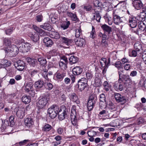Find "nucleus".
Listing matches in <instances>:
<instances>
[{
	"label": "nucleus",
	"mask_w": 146,
	"mask_h": 146,
	"mask_svg": "<svg viewBox=\"0 0 146 146\" xmlns=\"http://www.w3.org/2000/svg\"><path fill=\"white\" fill-rule=\"evenodd\" d=\"M119 74V79L118 82L119 83H123L125 86L131 85L132 84V80L129 75L127 74H124L123 70H119L118 71Z\"/></svg>",
	"instance_id": "f257e3e1"
},
{
	"label": "nucleus",
	"mask_w": 146,
	"mask_h": 146,
	"mask_svg": "<svg viewBox=\"0 0 146 146\" xmlns=\"http://www.w3.org/2000/svg\"><path fill=\"white\" fill-rule=\"evenodd\" d=\"M49 100L48 97L44 96L40 98L37 104V107L38 111L37 113H39L44 106L47 104Z\"/></svg>",
	"instance_id": "f03ea898"
},
{
	"label": "nucleus",
	"mask_w": 146,
	"mask_h": 146,
	"mask_svg": "<svg viewBox=\"0 0 146 146\" xmlns=\"http://www.w3.org/2000/svg\"><path fill=\"white\" fill-rule=\"evenodd\" d=\"M19 50V48H18L16 45H13L5 50V52L6 55L9 56H14L18 54V51Z\"/></svg>",
	"instance_id": "7ed1b4c3"
},
{
	"label": "nucleus",
	"mask_w": 146,
	"mask_h": 146,
	"mask_svg": "<svg viewBox=\"0 0 146 146\" xmlns=\"http://www.w3.org/2000/svg\"><path fill=\"white\" fill-rule=\"evenodd\" d=\"M59 110V108L58 106H52L48 110L49 117L52 119L55 118L57 115Z\"/></svg>",
	"instance_id": "20e7f679"
},
{
	"label": "nucleus",
	"mask_w": 146,
	"mask_h": 146,
	"mask_svg": "<svg viewBox=\"0 0 146 146\" xmlns=\"http://www.w3.org/2000/svg\"><path fill=\"white\" fill-rule=\"evenodd\" d=\"M97 97L96 95L91 94L90 96L87 103V107L89 111H90L93 109L97 100Z\"/></svg>",
	"instance_id": "39448f33"
},
{
	"label": "nucleus",
	"mask_w": 146,
	"mask_h": 146,
	"mask_svg": "<svg viewBox=\"0 0 146 146\" xmlns=\"http://www.w3.org/2000/svg\"><path fill=\"white\" fill-rule=\"evenodd\" d=\"M68 113V109L64 106H62L59 110L58 114V118L60 120H63L65 117L67 116Z\"/></svg>",
	"instance_id": "423d86ee"
},
{
	"label": "nucleus",
	"mask_w": 146,
	"mask_h": 146,
	"mask_svg": "<svg viewBox=\"0 0 146 146\" xmlns=\"http://www.w3.org/2000/svg\"><path fill=\"white\" fill-rule=\"evenodd\" d=\"M33 81L31 80V82H25L24 84L25 90L27 92H29V94L32 97H33L35 95L34 91L32 90L33 88Z\"/></svg>",
	"instance_id": "0eeeda50"
},
{
	"label": "nucleus",
	"mask_w": 146,
	"mask_h": 146,
	"mask_svg": "<svg viewBox=\"0 0 146 146\" xmlns=\"http://www.w3.org/2000/svg\"><path fill=\"white\" fill-rule=\"evenodd\" d=\"M29 36L35 44V48H38L39 45L38 41L39 39V35L37 33H35L34 34H30L29 35Z\"/></svg>",
	"instance_id": "6e6552de"
},
{
	"label": "nucleus",
	"mask_w": 146,
	"mask_h": 146,
	"mask_svg": "<svg viewBox=\"0 0 146 146\" xmlns=\"http://www.w3.org/2000/svg\"><path fill=\"white\" fill-rule=\"evenodd\" d=\"M113 21L115 24L118 25L120 23L123 22V17H120L116 13L115 11H113Z\"/></svg>",
	"instance_id": "1a4fd4ad"
},
{
	"label": "nucleus",
	"mask_w": 146,
	"mask_h": 146,
	"mask_svg": "<svg viewBox=\"0 0 146 146\" xmlns=\"http://www.w3.org/2000/svg\"><path fill=\"white\" fill-rule=\"evenodd\" d=\"M114 97L116 102H121L124 104L126 102V98L125 97L118 93L114 94Z\"/></svg>",
	"instance_id": "9d476101"
},
{
	"label": "nucleus",
	"mask_w": 146,
	"mask_h": 146,
	"mask_svg": "<svg viewBox=\"0 0 146 146\" xmlns=\"http://www.w3.org/2000/svg\"><path fill=\"white\" fill-rule=\"evenodd\" d=\"M137 22H139L136 17L131 16L129 19V25L132 28L135 29L136 27Z\"/></svg>",
	"instance_id": "9b49d317"
},
{
	"label": "nucleus",
	"mask_w": 146,
	"mask_h": 146,
	"mask_svg": "<svg viewBox=\"0 0 146 146\" xmlns=\"http://www.w3.org/2000/svg\"><path fill=\"white\" fill-rule=\"evenodd\" d=\"M31 44L28 42L23 43L21 46H19V49L22 52H27L30 49Z\"/></svg>",
	"instance_id": "f8f14e48"
},
{
	"label": "nucleus",
	"mask_w": 146,
	"mask_h": 146,
	"mask_svg": "<svg viewBox=\"0 0 146 146\" xmlns=\"http://www.w3.org/2000/svg\"><path fill=\"white\" fill-rule=\"evenodd\" d=\"M133 6L137 10L141 9L143 7V4L140 0H134L133 1Z\"/></svg>",
	"instance_id": "ddd939ff"
},
{
	"label": "nucleus",
	"mask_w": 146,
	"mask_h": 146,
	"mask_svg": "<svg viewBox=\"0 0 146 146\" xmlns=\"http://www.w3.org/2000/svg\"><path fill=\"white\" fill-rule=\"evenodd\" d=\"M16 69L20 71H22L24 68L25 64L24 62L21 60H18L15 64Z\"/></svg>",
	"instance_id": "4468645a"
},
{
	"label": "nucleus",
	"mask_w": 146,
	"mask_h": 146,
	"mask_svg": "<svg viewBox=\"0 0 146 146\" xmlns=\"http://www.w3.org/2000/svg\"><path fill=\"white\" fill-rule=\"evenodd\" d=\"M66 72L64 70H60L58 71L55 74L57 78L60 80H62L66 76Z\"/></svg>",
	"instance_id": "2eb2a0df"
},
{
	"label": "nucleus",
	"mask_w": 146,
	"mask_h": 146,
	"mask_svg": "<svg viewBox=\"0 0 146 146\" xmlns=\"http://www.w3.org/2000/svg\"><path fill=\"white\" fill-rule=\"evenodd\" d=\"M24 122L25 125L29 128L32 127L34 124L33 119L30 116L26 118Z\"/></svg>",
	"instance_id": "dca6fc26"
},
{
	"label": "nucleus",
	"mask_w": 146,
	"mask_h": 146,
	"mask_svg": "<svg viewBox=\"0 0 146 146\" xmlns=\"http://www.w3.org/2000/svg\"><path fill=\"white\" fill-rule=\"evenodd\" d=\"M26 60L27 61L32 67H35L37 66L38 62L36 59L28 57Z\"/></svg>",
	"instance_id": "f3484780"
},
{
	"label": "nucleus",
	"mask_w": 146,
	"mask_h": 146,
	"mask_svg": "<svg viewBox=\"0 0 146 146\" xmlns=\"http://www.w3.org/2000/svg\"><path fill=\"white\" fill-rule=\"evenodd\" d=\"M74 41L76 44L78 46H83L85 45V41L82 38H78V39H75Z\"/></svg>",
	"instance_id": "a211bd4d"
},
{
	"label": "nucleus",
	"mask_w": 146,
	"mask_h": 146,
	"mask_svg": "<svg viewBox=\"0 0 146 146\" xmlns=\"http://www.w3.org/2000/svg\"><path fill=\"white\" fill-rule=\"evenodd\" d=\"M82 69L79 66H76L72 70V72L75 75L80 74L82 72Z\"/></svg>",
	"instance_id": "6ab92c4d"
},
{
	"label": "nucleus",
	"mask_w": 146,
	"mask_h": 146,
	"mask_svg": "<svg viewBox=\"0 0 146 146\" xmlns=\"http://www.w3.org/2000/svg\"><path fill=\"white\" fill-rule=\"evenodd\" d=\"M146 17V13L145 12H142L140 13L139 15L136 17L139 21H143L145 20Z\"/></svg>",
	"instance_id": "aec40b11"
},
{
	"label": "nucleus",
	"mask_w": 146,
	"mask_h": 146,
	"mask_svg": "<svg viewBox=\"0 0 146 146\" xmlns=\"http://www.w3.org/2000/svg\"><path fill=\"white\" fill-rule=\"evenodd\" d=\"M11 62L5 59L2 60V64H0V68L10 66L11 64Z\"/></svg>",
	"instance_id": "412c9836"
},
{
	"label": "nucleus",
	"mask_w": 146,
	"mask_h": 146,
	"mask_svg": "<svg viewBox=\"0 0 146 146\" xmlns=\"http://www.w3.org/2000/svg\"><path fill=\"white\" fill-rule=\"evenodd\" d=\"M43 42L45 45L48 47H50L53 43L52 40L48 37L45 38L43 39Z\"/></svg>",
	"instance_id": "4be33fe9"
},
{
	"label": "nucleus",
	"mask_w": 146,
	"mask_h": 146,
	"mask_svg": "<svg viewBox=\"0 0 146 146\" xmlns=\"http://www.w3.org/2000/svg\"><path fill=\"white\" fill-rule=\"evenodd\" d=\"M49 36L52 38L58 39L60 38V36L58 33L54 31H52L49 33Z\"/></svg>",
	"instance_id": "5701e85b"
},
{
	"label": "nucleus",
	"mask_w": 146,
	"mask_h": 146,
	"mask_svg": "<svg viewBox=\"0 0 146 146\" xmlns=\"http://www.w3.org/2000/svg\"><path fill=\"white\" fill-rule=\"evenodd\" d=\"M134 48L137 52H139L142 50V45L140 42H137L134 44Z\"/></svg>",
	"instance_id": "b1692460"
},
{
	"label": "nucleus",
	"mask_w": 146,
	"mask_h": 146,
	"mask_svg": "<svg viewBox=\"0 0 146 146\" xmlns=\"http://www.w3.org/2000/svg\"><path fill=\"white\" fill-rule=\"evenodd\" d=\"M101 27L104 32H108V34H110L111 31V27L106 24L102 25Z\"/></svg>",
	"instance_id": "393cba45"
},
{
	"label": "nucleus",
	"mask_w": 146,
	"mask_h": 146,
	"mask_svg": "<svg viewBox=\"0 0 146 146\" xmlns=\"http://www.w3.org/2000/svg\"><path fill=\"white\" fill-rule=\"evenodd\" d=\"M25 110L24 109H19L16 112L17 115L18 117L22 118L25 115Z\"/></svg>",
	"instance_id": "a878e982"
},
{
	"label": "nucleus",
	"mask_w": 146,
	"mask_h": 146,
	"mask_svg": "<svg viewBox=\"0 0 146 146\" xmlns=\"http://www.w3.org/2000/svg\"><path fill=\"white\" fill-rule=\"evenodd\" d=\"M60 38L62 42L66 45H68L72 42V40L71 39H69L66 37L60 36Z\"/></svg>",
	"instance_id": "bb28decb"
},
{
	"label": "nucleus",
	"mask_w": 146,
	"mask_h": 146,
	"mask_svg": "<svg viewBox=\"0 0 146 146\" xmlns=\"http://www.w3.org/2000/svg\"><path fill=\"white\" fill-rule=\"evenodd\" d=\"M70 64H71L76 63L78 60V58L74 56H72L69 58Z\"/></svg>",
	"instance_id": "cd10ccee"
},
{
	"label": "nucleus",
	"mask_w": 146,
	"mask_h": 146,
	"mask_svg": "<svg viewBox=\"0 0 146 146\" xmlns=\"http://www.w3.org/2000/svg\"><path fill=\"white\" fill-rule=\"evenodd\" d=\"M40 27L41 28L48 31H50L52 29L51 25L48 23H44L43 25H40Z\"/></svg>",
	"instance_id": "c85d7f7f"
},
{
	"label": "nucleus",
	"mask_w": 146,
	"mask_h": 146,
	"mask_svg": "<svg viewBox=\"0 0 146 146\" xmlns=\"http://www.w3.org/2000/svg\"><path fill=\"white\" fill-rule=\"evenodd\" d=\"M94 14L95 15H94L92 18V19L93 20L96 19L97 21L98 22H100L101 18L100 13L98 11H95Z\"/></svg>",
	"instance_id": "c756f323"
},
{
	"label": "nucleus",
	"mask_w": 146,
	"mask_h": 146,
	"mask_svg": "<svg viewBox=\"0 0 146 146\" xmlns=\"http://www.w3.org/2000/svg\"><path fill=\"white\" fill-rule=\"evenodd\" d=\"M44 82L43 81L40 80L35 83V86L36 88L39 89L41 88L44 85Z\"/></svg>",
	"instance_id": "7c9ffc66"
},
{
	"label": "nucleus",
	"mask_w": 146,
	"mask_h": 146,
	"mask_svg": "<svg viewBox=\"0 0 146 146\" xmlns=\"http://www.w3.org/2000/svg\"><path fill=\"white\" fill-rule=\"evenodd\" d=\"M70 99L72 101L78 104L79 103V101L78 98L75 94L73 93L70 96Z\"/></svg>",
	"instance_id": "2f4dec72"
},
{
	"label": "nucleus",
	"mask_w": 146,
	"mask_h": 146,
	"mask_svg": "<svg viewBox=\"0 0 146 146\" xmlns=\"http://www.w3.org/2000/svg\"><path fill=\"white\" fill-rule=\"evenodd\" d=\"M22 100L23 102L27 104L30 102L31 99L30 96H24L22 98Z\"/></svg>",
	"instance_id": "473e14b6"
},
{
	"label": "nucleus",
	"mask_w": 146,
	"mask_h": 146,
	"mask_svg": "<svg viewBox=\"0 0 146 146\" xmlns=\"http://www.w3.org/2000/svg\"><path fill=\"white\" fill-rule=\"evenodd\" d=\"M3 41V44L4 46H9L11 44V42L9 38H4Z\"/></svg>",
	"instance_id": "72a5a7b5"
},
{
	"label": "nucleus",
	"mask_w": 146,
	"mask_h": 146,
	"mask_svg": "<svg viewBox=\"0 0 146 146\" xmlns=\"http://www.w3.org/2000/svg\"><path fill=\"white\" fill-rule=\"evenodd\" d=\"M78 87L79 90L83 91L87 86L88 84L78 83Z\"/></svg>",
	"instance_id": "f704fd0d"
},
{
	"label": "nucleus",
	"mask_w": 146,
	"mask_h": 146,
	"mask_svg": "<svg viewBox=\"0 0 146 146\" xmlns=\"http://www.w3.org/2000/svg\"><path fill=\"white\" fill-rule=\"evenodd\" d=\"M76 115H70L71 120L72 123L74 126L77 124V119L76 118Z\"/></svg>",
	"instance_id": "c9c22d12"
},
{
	"label": "nucleus",
	"mask_w": 146,
	"mask_h": 146,
	"mask_svg": "<svg viewBox=\"0 0 146 146\" xmlns=\"http://www.w3.org/2000/svg\"><path fill=\"white\" fill-rule=\"evenodd\" d=\"M38 61L39 62L40 65L42 66H44L46 64V60L43 58H38Z\"/></svg>",
	"instance_id": "e433bc0d"
},
{
	"label": "nucleus",
	"mask_w": 146,
	"mask_h": 146,
	"mask_svg": "<svg viewBox=\"0 0 146 146\" xmlns=\"http://www.w3.org/2000/svg\"><path fill=\"white\" fill-rule=\"evenodd\" d=\"M101 66L103 67H108L107 66V60L106 58H102L100 61Z\"/></svg>",
	"instance_id": "4c0bfd02"
},
{
	"label": "nucleus",
	"mask_w": 146,
	"mask_h": 146,
	"mask_svg": "<svg viewBox=\"0 0 146 146\" xmlns=\"http://www.w3.org/2000/svg\"><path fill=\"white\" fill-rule=\"evenodd\" d=\"M33 27L34 29L36 31L37 33H39L40 34H42V35H44L45 34L44 31L41 28H39L36 26H33Z\"/></svg>",
	"instance_id": "58836bf2"
},
{
	"label": "nucleus",
	"mask_w": 146,
	"mask_h": 146,
	"mask_svg": "<svg viewBox=\"0 0 146 146\" xmlns=\"http://www.w3.org/2000/svg\"><path fill=\"white\" fill-rule=\"evenodd\" d=\"M52 128V127L51 125L48 124H47L44 125L42 130L44 131H49Z\"/></svg>",
	"instance_id": "ea45409f"
},
{
	"label": "nucleus",
	"mask_w": 146,
	"mask_h": 146,
	"mask_svg": "<svg viewBox=\"0 0 146 146\" xmlns=\"http://www.w3.org/2000/svg\"><path fill=\"white\" fill-rule=\"evenodd\" d=\"M14 29L13 27H11L7 28L5 31V34L7 35H10Z\"/></svg>",
	"instance_id": "a19ab883"
},
{
	"label": "nucleus",
	"mask_w": 146,
	"mask_h": 146,
	"mask_svg": "<svg viewBox=\"0 0 146 146\" xmlns=\"http://www.w3.org/2000/svg\"><path fill=\"white\" fill-rule=\"evenodd\" d=\"M66 64L64 63L63 61H60L59 63V65L61 68V70H64L65 71L67 68Z\"/></svg>",
	"instance_id": "79ce46f5"
},
{
	"label": "nucleus",
	"mask_w": 146,
	"mask_h": 146,
	"mask_svg": "<svg viewBox=\"0 0 146 146\" xmlns=\"http://www.w3.org/2000/svg\"><path fill=\"white\" fill-rule=\"evenodd\" d=\"M29 72L31 75V77H33L36 75L38 71L36 70H29Z\"/></svg>",
	"instance_id": "37998d69"
},
{
	"label": "nucleus",
	"mask_w": 146,
	"mask_h": 146,
	"mask_svg": "<svg viewBox=\"0 0 146 146\" xmlns=\"http://www.w3.org/2000/svg\"><path fill=\"white\" fill-rule=\"evenodd\" d=\"M82 32L80 27L78 29L76 30L75 31V36L76 38H79L80 36L82 35Z\"/></svg>",
	"instance_id": "c03bdc74"
},
{
	"label": "nucleus",
	"mask_w": 146,
	"mask_h": 146,
	"mask_svg": "<svg viewBox=\"0 0 146 146\" xmlns=\"http://www.w3.org/2000/svg\"><path fill=\"white\" fill-rule=\"evenodd\" d=\"M115 66L119 70V69L123 68V66L121 62L119 61L116 62L115 64Z\"/></svg>",
	"instance_id": "a18cd8bd"
},
{
	"label": "nucleus",
	"mask_w": 146,
	"mask_h": 146,
	"mask_svg": "<svg viewBox=\"0 0 146 146\" xmlns=\"http://www.w3.org/2000/svg\"><path fill=\"white\" fill-rule=\"evenodd\" d=\"M101 102L106 103V98L104 94H100L99 98Z\"/></svg>",
	"instance_id": "49530a36"
},
{
	"label": "nucleus",
	"mask_w": 146,
	"mask_h": 146,
	"mask_svg": "<svg viewBox=\"0 0 146 146\" xmlns=\"http://www.w3.org/2000/svg\"><path fill=\"white\" fill-rule=\"evenodd\" d=\"M45 86L46 89L48 90H51L53 88V85L50 82L45 83Z\"/></svg>",
	"instance_id": "de8ad7c7"
},
{
	"label": "nucleus",
	"mask_w": 146,
	"mask_h": 146,
	"mask_svg": "<svg viewBox=\"0 0 146 146\" xmlns=\"http://www.w3.org/2000/svg\"><path fill=\"white\" fill-rule=\"evenodd\" d=\"M139 30L141 31L144 30L145 28V25L143 23H140L138 25Z\"/></svg>",
	"instance_id": "09e8293b"
},
{
	"label": "nucleus",
	"mask_w": 146,
	"mask_h": 146,
	"mask_svg": "<svg viewBox=\"0 0 146 146\" xmlns=\"http://www.w3.org/2000/svg\"><path fill=\"white\" fill-rule=\"evenodd\" d=\"M97 132L93 130H91L88 131V135L89 137H94L96 135Z\"/></svg>",
	"instance_id": "8fccbe9b"
},
{
	"label": "nucleus",
	"mask_w": 146,
	"mask_h": 146,
	"mask_svg": "<svg viewBox=\"0 0 146 146\" xmlns=\"http://www.w3.org/2000/svg\"><path fill=\"white\" fill-rule=\"evenodd\" d=\"M78 83L88 84V80L85 78H82L78 81Z\"/></svg>",
	"instance_id": "3c124183"
},
{
	"label": "nucleus",
	"mask_w": 146,
	"mask_h": 146,
	"mask_svg": "<svg viewBox=\"0 0 146 146\" xmlns=\"http://www.w3.org/2000/svg\"><path fill=\"white\" fill-rule=\"evenodd\" d=\"M84 9L86 11H90L93 9L92 6L89 5L84 6Z\"/></svg>",
	"instance_id": "603ef678"
},
{
	"label": "nucleus",
	"mask_w": 146,
	"mask_h": 146,
	"mask_svg": "<svg viewBox=\"0 0 146 146\" xmlns=\"http://www.w3.org/2000/svg\"><path fill=\"white\" fill-rule=\"evenodd\" d=\"M142 57L143 60L144 61L145 63L146 64V49L143 52Z\"/></svg>",
	"instance_id": "864d4df0"
},
{
	"label": "nucleus",
	"mask_w": 146,
	"mask_h": 146,
	"mask_svg": "<svg viewBox=\"0 0 146 146\" xmlns=\"http://www.w3.org/2000/svg\"><path fill=\"white\" fill-rule=\"evenodd\" d=\"M70 24V23L69 21H68L65 24L62 25L61 26V27L63 28L64 30H65L68 27Z\"/></svg>",
	"instance_id": "5fc2aeb1"
},
{
	"label": "nucleus",
	"mask_w": 146,
	"mask_h": 146,
	"mask_svg": "<svg viewBox=\"0 0 146 146\" xmlns=\"http://www.w3.org/2000/svg\"><path fill=\"white\" fill-rule=\"evenodd\" d=\"M86 76L87 80H90L93 77V74L89 72L86 73Z\"/></svg>",
	"instance_id": "6e6d98bb"
},
{
	"label": "nucleus",
	"mask_w": 146,
	"mask_h": 146,
	"mask_svg": "<svg viewBox=\"0 0 146 146\" xmlns=\"http://www.w3.org/2000/svg\"><path fill=\"white\" fill-rule=\"evenodd\" d=\"M75 109L76 107L75 106H73L71 109L70 115H76V112Z\"/></svg>",
	"instance_id": "4d7b16f0"
},
{
	"label": "nucleus",
	"mask_w": 146,
	"mask_h": 146,
	"mask_svg": "<svg viewBox=\"0 0 146 146\" xmlns=\"http://www.w3.org/2000/svg\"><path fill=\"white\" fill-rule=\"evenodd\" d=\"M66 98L65 95L63 94L61 96L60 100L62 103H64L66 101Z\"/></svg>",
	"instance_id": "13d9d810"
},
{
	"label": "nucleus",
	"mask_w": 146,
	"mask_h": 146,
	"mask_svg": "<svg viewBox=\"0 0 146 146\" xmlns=\"http://www.w3.org/2000/svg\"><path fill=\"white\" fill-rule=\"evenodd\" d=\"M95 33V28L93 26H92V30L90 33V37L92 38H94L95 37V36L94 35Z\"/></svg>",
	"instance_id": "bf43d9fd"
},
{
	"label": "nucleus",
	"mask_w": 146,
	"mask_h": 146,
	"mask_svg": "<svg viewBox=\"0 0 146 146\" xmlns=\"http://www.w3.org/2000/svg\"><path fill=\"white\" fill-rule=\"evenodd\" d=\"M99 35L100 37H102V39L108 38L107 35L105 34H103L101 33H99Z\"/></svg>",
	"instance_id": "052dcab7"
},
{
	"label": "nucleus",
	"mask_w": 146,
	"mask_h": 146,
	"mask_svg": "<svg viewBox=\"0 0 146 146\" xmlns=\"http://www.w3.org/2000/svg\"><path fill=\"white\" fill-rule=\"evenodd\" d=\"M42 16L41 15H38L36 17V19L38 22H41L42 20Z\"/></svg>",
	"instance_id": "680f3d73"
},
{
	"label": "nucleus",
	"mask_w": 146,
	"mask_h": 146,
	"mask_svg": "<svg viewBox=\"0 0 146 146\" xmlns=\"http://www.w3.org/2000/svg\"><path fill=\"white\" fill-rule=\"evenodd\" d=\"M137 72L136 70L132 71L130 73V75L132 77H135L137 76Z\"/></svg>",
	"instance_id": "e2e57ef3"
},
{
	"label": "nucleus",
	"mask_w": 146,
	"mask_h": 146,
	"mask_svg": "<svg viewBox=\"0 0 146 146\" xmlns=\"http://www.w3.org/2000/svg\"><path fill=\"white\" fill-rule=\"evenodd\" d=\"M94 5L96 7H99L101 8L102 6V4L101 3L99 2L98 1H97L96 3L94 4Z\"/></svg>",
	"instance_id": "0e129e2a"
},
{
	"label": "nucleus",
	"mask_w": 146,
	"mask_h": 146,
	"mask_svg": "<svg viewBox=\"0 0 146 146\" xmlns=\"http://www.w3.org/2000/svg\"><path fill=\"white\" fill-rule=\"evenodd\" d=\"M137 51L136 50H133L131 52V56L133 57H136L137 56Z\"/></svg>",
	"instance_id": "69168bd1"
},
{
	"label": "nucleus",
	"mask_w": 146,
	"mask_h": 146,
	"mask_svg": "<svg viewBox=\"0 0 146 146\" xmlns=\"http://www.w3.org/2000/svg\"><path fill=\"white\" fill-rule=\"evenodd\" d=\"M95 82L96 83H97V86L99 87L102 84V82L100 79H98L97 80V82L96 81H95Z\"/></svg>",
	"instance_id": "338daca9"
},
{
	"label": "nucleus",
	"mask_w": 146,
	"mask_h": 146,
	"mask_svg": "<svg viewBox=\"0 0 146 146\" xmlns=\"http://www.w3.org/2000/svg\"><path fill=\"white\" fill-rule=\"evenodd\" d=\"M63 129L60 127L58 128L57 130V132L59 134H61L63 132Z\"/></svg>",
	"instance_id": "774afa93"
}]
</instances>
